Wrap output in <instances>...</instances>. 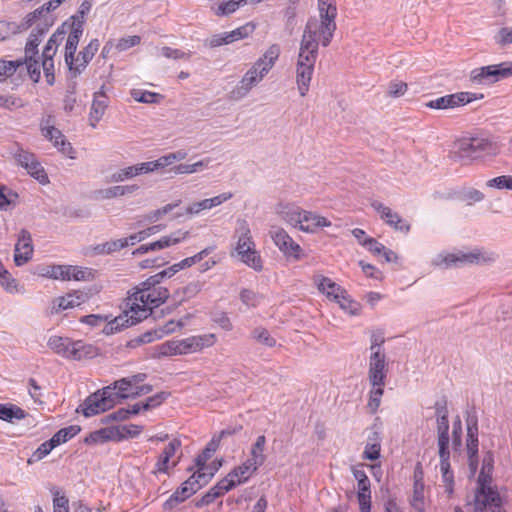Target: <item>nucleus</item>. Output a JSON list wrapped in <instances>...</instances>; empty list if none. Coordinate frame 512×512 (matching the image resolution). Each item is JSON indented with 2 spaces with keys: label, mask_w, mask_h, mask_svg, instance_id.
<instances>
[{
  "label": "nucleus",
  "mask_w": 512,
  "mask_h": 512,
  "mask_svg": "<svg viewBox=\"0 0 512 512\" xmlns=\"http://www.w3.org/2000/svg\"><path fill=\"white\" fill-rule=\"evenodd\" d=\"M169 290L165 287L136 289L127 298L126 307L122 314L117 316L112 325L115 329H122L139 323L146 319L154 308L162 305L169 298Z\"/></svg>",
  "instance_id": "1"
},
{
  "label": "nucleus",
  "mask_w": 512,
  "mask_h": 512,
  "mask_svg": "<svg viewBox=\"0 0 512 512\" xmlns=\"http://www.w3.org/2000/svg\"><path fill=\"white\" fill-rule=\"evenodd\" d=\"M493 455L487 452L482 460V467L477 479V489L474 499V512H506L502 498L495 486H492L491 473L493 470Z\"/></svg>",
  "instance_id": "2"
},
{
  "label": "nucleus",
  "mask_w": 512,
  "mask_h": 512,
  "mask_svg": "<svg viewBox=\"0 0 512 512\" xmlns=\"http://www.w3.org/2000/svg\"><path fill=\"white\" fill-rule=\"evenodd\" d=\"M280 54V46L278 44H271L243 75L239 84L231 92L232 98L240 99L245 97L270 72L279 59Z\"/></svg>",
  "instance_id": "3"
},
{
  "label": "nucleus",
  "mask_w": 512,
  "mask_h": 512,
  "mask_svg": "<svg viewBox=\"0 0 512 512\" xmlns=\"http://www.w3.org/2000/svg\"><path fill=\"white\" fill-rule=\"evenodd\" d=\"M40 24V19L35 18L31 23H27V16L23 19L21 23V28L28 29L30 27H33V30L28 38V41L25 46V59L24 63L26 65L27 72L30 76V78L34 82H38L41 76L40 71V64L39 61L36 59V56L38 55V45L42 41V37L44 34L49 30L45 29L42 30Z\"/></svg>",
  "instance_id": "4"
},
{
  "label": "nucleus",
  "mask_w": 512,
  "mask_h": 512,
  "mask_svg": "<svg viewBox=\"0 0 512 512\" xmlns=\"http://www.w3.org/2000/svg\"><path fill=\"white\" fill-rule=\"evenodd\" d=\"M335 30L336 21L311 17L305 25L301 41L317 48L320 44L327 47L332 41Z\"/></svg>",
  "instance_id": "5"
},
{
  "label": "nucleus",
  "mask_w": 512,
  "mask_h": 512,
  "mask_svg": "<svg viewBox=\"0 0 512 512\" xmlns=\"http://www.w3.org/2000/svg\"><path fill=\"white\" fill-rule=\"evenodd\" d=\"M492 143L484 137H462L454 143L450 154L454 160L470 161L479 158L484 152H488Z\"/></svg>",
  "instance_id": "6"
},
{
  "label": "nucleus",
  "mask_w": 512,
  "mask_h": 512,
  "mask_svg": "<svg viewBox=\"0 0 512 512\" xmlns=\"http://www.w3.org/2000/svg\"><path fill=\"white\" fill-rule=\"evenodd\" d=\"M511 76L512 62H502L473 69L469 80L475 85H490Z\"/></svg>",
  "instance_id": "7"
},
{
  "label": "nucleus",
  "mask_w": 512,
  "mask_h": 512,
  "mask_svg": "<svg viewBox=\"0 0 512 512\" xmlns=\"http://www.w3.org/2000/svg\"><path fill=\"white\" fill-rule=\"evenodd\" d=\"M492 255H486L480 249H474L469 252L458 251L456 253L439 254L433 260V264L439 267H451L465 264H481L493 261Z\"/></svg>",
  "instance_id": "8"
},
{
  "label": "nucleus",
  "mask_w": 512,
  "mask_h": 512,
  "mask_svg": "<svg viewBox=\"0 0 512 512\" xmlns=\"http://www.w3.org/2000/svg\"><path fill=\"white\" fill-rule=\"evenodd\" d=\"M111 386H106L101 390L88 396L80 405L82 414L85 417H91L103 413L115 406L114 396L111 395Z\"/></svg>",
  "instance_id": "9"
},
{
  "label": "nucleus",
  "mask_w": 512,
  "mask_h": 512,
  "mask_svg": "<svg viewBox=\"0 0 512 512\" xmlns=\"http://www.w3.org/2000/svg\"><path fill=\"white\" fill-rule=\"evenodd\" d=\"M40 129L42 132V135L51 141L53 145L64 155L74 158L73 157V147L69 142L66 141L65 136L62 134V132L55 128L54 126V118L52 115H48L47 117L43 118L40 122Z\"/></svg>",
  "instance_id": "10"
},
{
  "label": "nucleus",
  "mask_w": 512,
  "mask_h": 512,
  "mask_svg": "<svg viewBox=\"0 0 512 512\" xmlns=\"http://www.w3.org/2000/svg\"><path fill=\"white\" fill-rule=\"evenodd\" d=\"M269 233L274 244L285 257L292 258L294 260H299L301 258L302 248L283 228L273 226Z\"/></svg>",
  "instance_id": "11"
},
{
  "label": "nucleus",
  "mask_w": 512,
  "mask_h": 512,
  "mask_svg": "<svg viewBox=\"0 0 512 512\" xmlns=\"http://www.w3.org/2000/svg\"><path fill=\"white\" fill-rule=\"evenodd\" d=\"M87 274H89L87 270L72 265H50L41 271V275L44 277L62 281L85 280Z\"/></svg>",
  "instance_id": "12"
},
{
  "label": "nucleus",
  "mask_w": 512,
  "mask_h": 512,
  "mask_svg": "<svg viewBox=\"0 0 512 512\" xmlns=\"http://www.w3.org/2000/svg\"><path fill=\"white\" fill-rule=\"evenodd\" d=\"M100 42L98 39H92L77 56H72L71 64L68 66L71 77L79 76L87 67L89 62L93 59L99 50Z\"/></svg>",
  "instance_id": "13"
},
{
  "label": "nucleus",
  "mask_w": 512,
  "mask_h": 512,
  "mask_svg": "<svg viewBox=\"0 0 512 512\" xmlns=\"http://www.w3.org/2000/svg\"><path fill=\"white\" fill-rule=\"evenodd\" d=\"M467 423V442L466 449L469 457V468L471 474L474 475L477 470L478 461V423L474 415H469L466 419Z\"/></svg>",
  "instance_id": "14"
},
{
  "label": "nucleus",
  "mask_w": 512,
  "mask_h": 512,
  "mask_svg": "<svg viewBox=\"0 0 512 512\" xmlns=\"http://www.w3.org/2000/svg\"><path fill=\"white\" fill-rule=\"evenodd\" d=\"M188 234H189L188 231L178 230L176 232H173L170 235L163 236L162 238H160L159 240H157L155 242L141 245L140 247L135 249L132 252V254L134 256H140V255L148 253L149 251L161 250V249L170 247L172 245H176V244L180 243L181 241L185 240L187 238Z\"/></svg>",
  "instance_id": "15"
},
{
  "label": "nucleus",
  "mask_w": 512,
  "mask_h": 512,
  "mask_svg": "<svg viewBox=\"0 0 512 512\" xmlns=\"http://www.w3.org/2000/svg\"><path fill=\"white\" fill-rule=\"evenodd\" d=\"M188 234H189L188 231L178 230L176 232H173L170 235L163 236L162 238H160L159 240H157L155 242L141 245L140 247L135 249L132 252V254L134 256H140V255L148 253L149 251L161 250V249L170 247L172 245H176V244L180 243L181 241L185 240L187 238Z\"/></svg>",
  "instance_id": "16"
},
{
  "label": "nucleus",
  "mask_w": 512,
  "mask_h": 512,
  "mask_svg": "<svg viewBox=\"0 0 512 512\" xmlns=\"http://www.w3.org/2000/svg\"><path fill=\"white\" fill-rule=\"evenodd\" d=\"M389 373V361L386 353L369 354L367 379L387 380Z\"/></svg>",
  "instance_id": "17"
},
{
  "label": "nucleus",
  "mask_w": 512,
  "mask_h": 512,
  "mask_svg": "<svg viewBox=\"0 0 512 512\" xmlns=\"http://www.w3.org/2000/svg\"><path fill=\"white\" fill-rule=\"evenodd\" d=\"M181 340L182 354H191L197 353L204 348H208L213 346L216 343V335L215 334H203L190 336Z\"/></svg>",
  "instance_id": "18"
},
{
  "label": "nucleus",
  "mask_w": 512,
  "mask_h": 512,
  "mask_svg": "<svg viewBox=\"0 0 512 512\" xmlns=\"http://www.w3.org/2000/svg\"><path fill=\"white\" fill-rule=\"evenodd\" d=\"M371 206L389 226L405 233L410 230V225L391 208L378 201L372 202Z\"/></svg>",
  "instance_id": "19"
},
{
  "label": "nucleus",
  "mask_w": 512,
  "mask_h": 512,
  "mask_svg": "<svg viewBox=\"0 0 512 512\" xmlns=\"http://www.w3.org/2000/svg\"><path fill=\"white\" fill-rule=\"evenodd\" d=\"M65 0H50L35 11L27 15V23H31L35 18L40 19L42 30L49 29L54 23V17L51 11L58 8Z\"/></svg>",
  "instance_id": "20"
},
{
  "label": "nucleus",
  "mask_w": 512,
  "mask_h": 512,
  "mask_svg": "<svg viewBox=\"0 0 512 512\" xmlns=\"http://www.w3.org/2000/svg\"><path fill=\"white\" fill-rule=\"evenodd\" d=\"M436 415H437V432H438V446L439 454H445L448 451L449 445V421L448 412L444 406L436 404Z\"/></svg>",
  "instance_id": "21"
},
{
  "label": "nucleus",
  "mask_w": 512,
  "mask_h": 512,
  "mask_svg": "<svg viewBox=\"0 0 512 512\" xmlns=\"http://www.w3.org/2000/svg\"><path fill=\"white\" fill-rule=\"evenodd\" d=\"M33 254L31 234L22 229L20 231L18 242L15 245L14 262L17 266H21L28 262Z\"/></svg>",
  "instance_id": "22"
},
{
  "label": "nucleus",
  "mask_w": 512,
  "mask_h": 512,
  "mask_svg": "<svg viewBox=\"0 0 512 512\" xmlns=\"http://www.w3.org/2000/svg\"><path fill=\"white\" fill-rule=\"evenodd\" d=\"M67 25L70 27V31L66 40L65 45V54L64 59L66 64H71L72 56L76 53L79 41L83 35V24H81V20H76V22L69 21Z\"/></svg>",
  "instance_id": "23"
},
{
  "label": "nucleus",
  "mask_w": 512,
  "mask_h": 512,
  "mask_svg": "<svg viewBox=\"0 0 512 512\" xmlns=\"http://www.w3.org/2000/svg\"><path fill=\"white\" fill-rule=\"evenodd\" d=\"M331 226V222L315 212L303 210L298 229L306 233H315L319 229Z\"/></svg>",
  "instance_id": "24"
},
{
  "label": "nucleus",
  "mask_w": 512,
  "mask_h": 512,
  "mask_svg": "<svg viewBox=\"0 0 512 512\" xmlns=\"http://www.w3.org/2000/svg\"><path fill=\"white\" fill-rule=\"evenodd\" d=\"M236 234L238 236L236 251L239 256L243 253L256 250L255 243L251 236L249 224L246 220L239 219L237 221Z\"/></svg>",
  "instance_id": "25"
},
{
  "label": "nucleus",
  "mask_w": 512,
  "mask_h": 512,
  "mask_svg": "<svg viewBox=\"0 0 512 512\" xmlns=\"http://www.w3.org/2000/svg\"><path fill=\"white\" fill-rule=\"evenodd\" d=\"M313 282L321 293L325 294L327 298L333 301L343 298V293L346 292L345 289L332 281V279L321 274L314 275Z\"/></svg>",
  "instance_id": "26"
},
{
  "label": "nucleus",
  "mask_w": 512,
  "mask_h": 512,
  "mask_svg": "<svg viewBox=\"0 0 512 512\" xmlns=\"http://www.w3.org/2000/svg\"><path fill=\"white\" fill-rule=\"evenodd\" d=\"M468 100L467 95L454 93L431 100L425 106L431 109H453L466 105Z\"/></svg>",
  "instance_id": "27"
},
{
  "label": "nucleus",
  "mask_w": 512,
  "mask_h": 512,
  "mask_svg": "<svg viewBox=\"0 0 512 512\" xmlns=\"http://www.w3.org/2000/svg\"><path fill=\"white\" fill-rule=\"evenodd\" d=\"M85 301V295L80 292L70 293L66 296H60L52 301L51 312L59 313L61 311L74 308Z\"/></svg>",
  "instance_id": "28"
},
{
  "label": "nucleus",
  "mask_w": 512,
  "mask_h": 512,
  "mask_svg": "<svg viewBox=\"0 0 512 512\" xmlns=\"http://www.w3.org/2000/svg\"><path fill=\"white\" fill-rule=\"evenodd\" d=\"M181 447V441L179 439H173L169 444L164 448L162 453L160 454L156 464L155 470L153 473H166L168 471V464L170 460L174 457L176 452Z\"/></svg>",
  "instance_id": "29"
},
{
  "label": "nucleus",
  "mask_w": 512,
  "mask_h": 512,
  "mask_svg": "<svg viewBox=\"0 0 512 512\" xmlns=\"http://www.w3.org/2000/svg\"><path fill=\"white\" fill-rule=\"evenodd\" d=\"M304 209L292 204H279L277 214L279 217L294 228H298Z\"/></svg>",
  "instance_id": "30"
},
{
  "label": "nucleus",
  "mask_w": 512,
  "mask_h": 512,
  "mask_svg": "<svg viewBox=\"0 0 512 512\" xmlns=\"http://www.w3.org/2000/svg\"><path fill=\"white\" fill-rule=\"evenodd\" d=\"M387 380H372L369 381L370 391L367 408L370 414H375L381 404V399L384 394V388Z\"/></svg>",
  "instance_id": "31"
},
{
  "label": "nucleus",
  "mask_w": 512,
  "mask_h": 512,
  "mask_svg": "<svg viewBox=\"0 0 512 512\" xmlns=\"http://www.w3.org/2000/svg\"><path fill=\"white\" fill-rule=\"evenodd\" d=\"M71 349L70 360L80 361L83 359H92L99 354L97 347L82 340L74 341Z\"/></svg>",
  "instance_id": "32"
},
{
  "label": "nucleus",
  "mask_w": 512,
  "mask_h": 512,
  "mask_svg": "<svg viewBox=\"0 0 512 512\" xmlns=\"http://www.w3.org/2000/svg\"><path fill=\"white\" fill-rule=\"evenodd\" d=\"M315 66L296 64V84L299 94L304 97L309 91Z\"/></svg>",
  "instance_id": "33"
},
{
  "label": "nucleus",
  "mask_w": 512,
  "mask_h": 512,
  "mask_svg": "<svg viewBox=\"0 0 512 512\" xmlns=\"http://www.w3.org/2000/svg\"><path fill=\"white\" fill-rule=\"evenodd\" d=\"M107 106L108 98L105 94L95 93L89 114V122L92 127H96V124L102 119Z\"/></svg>",
  "instance_id": "34"
},
{
  "label": "nucleus",
  "mask_w": 512,
  "mask_h": 512,
  "mask_svg": "<svg viewBox=\"0 0 512 512\" xmlns=\"http://www.w3.org/2000/svg\"><path fill=\"white\" fill-rule=\"evenodd\" d=\"M73 342L68 337L51 336L48 339L47 346L57 355L70 360Z\"/></svg>",
  "instance_id": "35"
},
{
  "label": "nucleus",
  "mask_w": 512,
  "mask_h": 512,
  "mask_svg": "<svg viewBox=\"0 0 512 512\" xmlns=\"http://www.w3.org/2000/svg\"><path fill=\"white\" fill-rule=\"evenodd\" d=\"M449 452L445 454H439L440 457V470L442 473V480L444 483V490L447 493V497L451 498L454 492V476L450 470Z\"/></svg>",
  "instance_id": "36"
},
{
  "label": "nucleus",
  "mask_w": 512,
  "mask_h": 512,
  "mask_svg": "<svg viewBox=\"0 0 512 512\" xmlns=\"http://www.w3.org/2000/svg\"><path fill=\"white\" fill-rule=\"evenodd\" d=\"M138 189L136 185H126V186H112L105 189H99L94 192L95 198L98 200H108L117 197L124 196L126 194H132L134 191Z\"/></svg>",
  "instance_id": "37"
},
{
  "label": "nucleus",
  "mask_w": 512,
  "mask_h": 512,
  "mask_svg": "<svg viewBox=\"0 0 512 512\" xmlns=\"http://www.w3.org/2000/svg\"><path fill=\"white\" fill-rule=\"evenodd\" d=\"M319 48L300 41L296 64L315 66Z\"/></svg>",
  "instance_id": "38"
},
{
  "label": "nucleus",
  "mask_w": 512,
  "mask_h": 512,
  "mask_svg": "<svg viewBox=\"0 0 512 512\" xmlns=\"http://www.w3.org/2000/svg\"><path fill=\"white\" fill-rule=\"evenodd\" d=\"M110 386L112 387L111 395L114 396L115 405L122 399L133 398V387L131 381L127 378L117 380Z\"/></svg>",
  "instance_id": "39"
},
{
  "label": "nucleus",
  "mask_w": 512,
  "mask_h": 512,
  "mask_svg": "<svg viewBox=\"0 0 512 512\" xmlns=\"http://www.w3.org/2000/svg\"><path fill=\"white\" fill-rule=\"evenodd\" d=\"M193 494H195L194 488H187L181 484V486L166 500L163 508L165 510H172Z\"/></svg>",
  "instance_id": "40"
},
{
  "label": "nucleus",
  "mask_w": 512,
  "mask_h": 512,
  "mask_svg": "<svg viewBox=\"0 0 512 512\" xmlns=\"http://www.w3.org/2000/svg\"><path fill=\"white\" fill-rule=\"evenodd\" d=\"M266 444V438L264 435H260L257 437L255 443L252 445L250 458L247 459L253 465L258 467L262 466L266 460V456L264 454V448Z\"/></svg>",
  "instance_id": "41"
},
{
  "label": "nucleus",
  "mask_w": 512,
  "mask_h": 512,
  "mask_svg": "<svg viewBox=\"0 0 512 512\" xmlns=\"http://www.w3.org/2000/svg\"><path fill=\"white\" fill-rule=\"evenodd\" d=\"M18 200V193L6 186H0V210H12L17 206Z\"/></svg>",
  "instance_id": "42"
},
{
  "label": "nucleus",
  "mask_w": 512,
  "mask_h": 512,
  "mask_svg": "<svg viewBox=\"0 0 512 512\" xmlns=\"http://www.w3.org/2000/svg\"><path fill=\"white\" fill-rule=\"evenodd\" d=\"M209 470V472H202L197 470L184 483H182V485L186 486L187 488H194L196 493L203 485L207 484L214 475V472L211 469Z\"/></svg>",
  "instance_id": "43"
},
{
  "label": "nucleus",
  "mask_w": 512,
  "mask_h": 512,
  "mask_svg": "<svg viewBox=\"0 0 512 512\" xmlns=\"http://www.w3.org/2000/svg\"><path fill=\"white\" fill-rule=\"evenodd\" d=\"M26 417V412L13 404H0V419L12 422L14 419L21 420Z\"/></svg>",
  "instance_id": "44"
},
{
  "label": "nucleus",
  "mask_w": 512,
  "mask_h": 512,
  "mask_svg": "<svg viewBox=\"0 0 512 512\" xmlns=\"http://www.w3.org/2000/svg\"><path fill=\"white\" fill-rule=\"evenodd\" d=\"M424 484L413 485V493L410 498V505L416 512L426 511V500L424 496Z\"/></svg>",
  "instance_id": "45"
},
{
  "label": "nucleus",
  "mask_w": 512,
  "mask_h": 512,
  "mask_svg": "<svg viewBox=\"0 0 512 512\" xmlns=\"http://www.w3.org/2000/svg\"><path fill=\"white\" fill-rule=\"evenodd\" d=\"M116 435L113 428H103L90 433L85 439L86 444L104 443L108 440H115Z\"/></svg>",
  "instance_id": "46"
},
{
  "label": "nucleus",
  "mask_w": 512,
  "mask_h": 512,
  "mask_svg": "<svg viewBox=\"0 0 512 512\" xmlns=\"http://www.w3.org/2000/svg\"><path fill=\"white\" fill-rule=\"evenodd\" d=\"M246 4V0H229L221 2L217 8L211 5V10L217 16H227L234 13L241 5Z\"/></svg>",
  "instance_id": "47"
},
{
  "label": "nucleus",
  "mask_w": 512,
  "mask_h": 512,
  "mask_svg": "<svg viewBox=\"0 0 512 512\" xmlns=\"http://www.w3.org/2000/svg\"><path fill=\"white\" fill-rule=\"evenodd\" d=\"M318 10L321 19L335 21L337 8L334 0H318Z\"/></svg>",
  "instance_id": "48"
},
{
  "label": "nucleus",
  "mask_w": 512,
  "mask_h": 512,
  "mask_svg": "<svg viewBox=\"0 0 512 512\" xmlns=\"http://www.w3.org/2000/svg\"><path fill=\"white\" fill-rule=\"evenodd\" d=\"M81 431L80 426L71 425L65 428L60 429L57 433L52 436V441L56 446L67 442L69 439L76 436Z\"/></svg>",
  "instance_id": "49"
},
{
  "label": "nucleus",
  "mask_w": 512,
  "mask_h": 512,
  "mask_svg": "<svg viewBox=\"0 0 512 512\" xmlns=\"http://www.w3.org/2000/svg\"><path fill=\"white\" fill-rule=\"evenodd\" d=\"M258 468V466L253 465V463L246 460L242 465L234 468L230 473L236 474V479H238L241 484L247 481L257 471Z\"/></svg>",
  "instance_id": "50"
},
{
  "label": "nucleus",
  "mask_w": 512,
  "mask_h": 512,
  "mask_svg": "<svg viewBox=\"0 0 512 512\" xmlns=\"http://www.w3.org/2000/svg\"><path fill=\"white\" fill-rule=\"evenodd\" d=\"M157 351L159 356L183 355L181 340L166 341L158 346Z\"/></svg>",
  "instance_id": "51"
},
{
  "label": "nucleus",
  "mask_w": 512,
  "mask_h": 512,
  "mask_svg": "<svg viewBox=\"0 0 512 512\" xmlns=\"http://www.w3.org/2000/svg\"><path fill=\"white\" fill-rule=\"evenodd\" d=\"M251 337L258 343L267 347H273L276 345V340L270 335L268 330L263 327H256L251 332Z\"/></svg>",
  "instance_id": "52"
},
{
  "label": "nucleus",
  "mask_w": 512,
  "mask_h": 512,
  "mask_svg": "<svg viewBox=\"0 0 512 512\" xmlns=\"http://www.w3.org/2000/svg\"><path fill=\"white\" fill-rule=\"evenodd\" d=\"M115 431L116 439L115 440H121L123 438H133L137 435H139L142 431V427L135 424H128V425H122L118 426L116 428H113Z\"/></svg>",
  "instance_id": "53"
},
{
  "label": "nucleus",
  "mask_w": 512,
  "mask_h": 512,
  "mask_svg": "<svg viewBox=\"0 0 512 512\" xmlns=\"http://www.w3.org/2000/svg\"><path fill=\"white\" fill-rule=\"evenodd\" d=\"M384 343L383 333L381 331H373L370 335L369 354L386 353Z\"/></svg>",
  "instance_id": "54"
},
{
  "label": "nucleus",
  "mask_w": 512,
  "mask_h": 512,
  "mask_svg": "<svg viewBox=\"0 0 512 512\" xmlns=\"http://www.w3.org/2000/svg\"><path fill=\"white\" fill-rule=\"evenodd\" d=\"M133 99L140 103H157L162 96L155 92L133 89L131 91Z\"/></svg>",
  "instance_id": "55"
},
{
  "label": "nucleus",
  "mask_w": 512,
  "mask_h": 512,
  "mask_svg": "<svg viewBox=\"0 0 512 512\" xmlns=\"http://www.w3.org/2000/svg\"><path fill=\"white\" fill-rule=\"evenodd\" d=\"M125 247H127V241L124 239H117V240L108 241L101 245H97L95 247V250L97 251V253H100V254H104V253L110 254L112 252L119 251Z\"/></svg>",
  "instance_id": "56"
},
{
  "label": "nucleus",
  "mask_w": 512,
  "mask_h": 512,
  "mask_svg": "<svg viewBox=\"0 0 512 512\" xmlns=\"http://www.w3.org/2000/svg\"><path fill=\"white\" fill-rule=\"evenodd\" d=\"M26 171L41 184H47L49 182L48 176L45 173L41 164L35 159L33 162L27 165Z\"/></svg>",
  "instance_id": "57"
},
{
  "label": "nucleus",
  "mask_w": 512,
  "mask_h": 512,
  "mask_svg": "<svg viewBox=\"0 0 512 512\" xmlns=\"http://www.w3.org/2000/svg\"><path fill=\"white\" fill-rule=\"evenodd\" d=\"M255 30V25L252 23H247L241 27L236 28L231 32H226L228 36V41L230 43L248 37Z\"/></svg>",
  "instance_id": "58"
},
{
  "label": "nucleus",
  "mask_w": 512,
  "mask_h": 512,
  "mask_svg": "<svg viewBox=\"0 0 512 512\" xmlns=\"http://www.w3.org/2000/svg\"><path fill=\"white\" fill-rule=\"evenodd\" d=\"M55 447V443L52 441V439L45 441L42 443L32 454L30 459L28 460V463L37 462L42 460L44 457H46Z\"/></svg>",
  "instance_id": "59"
},
{
  "label": "nucleus",
  "mask_w": 512,
  "mask_h": 512,
  "mask_svg": "<svg viewBox=\"0 0 512 512\" xmlns=\"http://www.w3.org/2000/svg\"><path fill=\"white\" fill-rule=\"evenodd\" d=\"M240 259L243 263L256 271H261L263 268L261 257L256 250L243 253L240 255Z\"/></svg>",
  "instance_id": "60"
},
{
  "label": "nucleus",
  "mask_w": 512,
  "mask_h": 512,
  "mask_svg": "<svg viewBox=\"0 0 512 512\" xmlns=\"http://www.w3.org/2000/svg\"><path fill=\"white\" fill-rule=\"evenodd\" d=\"M25 64L24 62H21L19 60L17 61H0V82L3 81L5 78L12 76L16 69L20 66Z\"/></svg>",
  "instance_id": "61"
},
{
  "label": "nucleus",
  "mask_w": 512,
  "mask_h": 512,
  "mask_svg": "<svg viewBox=\"0 0 512 512\" xmlns=\"http://www.w3.org/2000/svg\"><path fill=\"white\" fill-rule=\"evenodd\" d=\"M408 90L407 83L400 80H393L387 86V95L392 98L403 96Z\"/></svg>",
  "instance_id": "62"
},
{
  "label": "nucleus",
  "mask_w": 512,
  "mask_h": 512,
  "mask_svg": "<svg viewBox=\"0 0 512 512\" xmlns=\"http://www.w3.org/2000/svg\"><path fill=\"white\" fill-rule=\"evenodd\" d=\"M214 250V247H206L205 249L201 250L199 253L195 254L194 256L187 257L179 262L181 269L191 267L192 265L202 261L205 257H207L212 251Z\"/></svg>",
  "instance_id": "63"
},
{
  "label": "nucleus",
  "mask_w": 512,
  "mask_h": 512,
  "mask_svg": "<svg viewBox=\"0 0 512 512\" xmlns=\"http://www.w3.org/2000/svg\"><path fill=\"white\" fill-rule=\"evenodd\" d=\"M486 186L495 189H509L512 190V176L502 175L490 179L486 182Z\"/></svg>",
  "instance_id": "64"
}]
</instances>
